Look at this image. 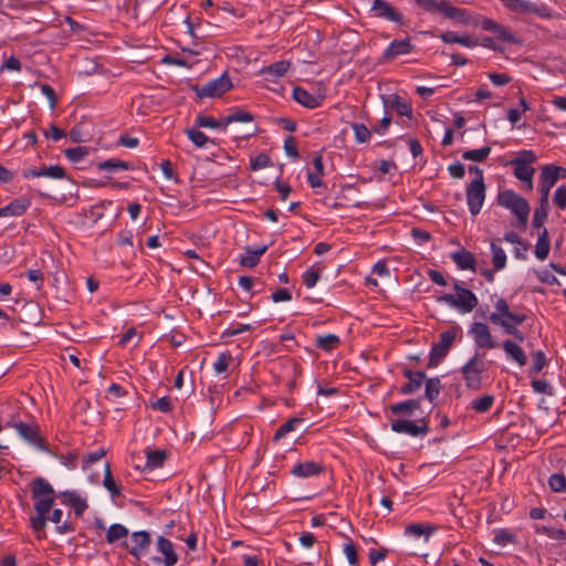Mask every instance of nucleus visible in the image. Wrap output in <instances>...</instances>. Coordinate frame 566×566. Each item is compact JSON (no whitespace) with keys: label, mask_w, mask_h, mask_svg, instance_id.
<instances>
[{"label":"nucleus","mask_w":566,"mask_h":566,"mask_svg":"<svg viewBox=\"0 0 566 566\" xmlns=\"http://www.w3.org/2000/svg\"><path fill=\"white\" fill-rule=\"evenodd\" d=\"M31 496L36 512V515L31 518V527L33 531H42L54 503L53 486L45 479L36 478L32 482Z\"/></svg>","instance_id":"f257e3e1"},{"label":"nucleus","mask_w":566,"mask_h":566,"mask_svg":"<svg viewBox=\"0 0 566 566\" xmlns=\"http://www.w3.org/2000/svg\"><path fill=\"white\" fill-rule=\"evenodd\" d=\"M495 312L491 313L489 321L495 326H500L503 331L513 336L518 342H524V334L517 328L518 325L523 324L527 316L523 313L511 312L507 301L504 297L496 300Z\"/></svg>","instance_id":"f03ea898"},{"label":"nucleus","mask_w":566,"mask_h":566,"mask_svg":"<svg viewBox=\"0 0 566 566\" xmlns=\"http://www.w3.org/2000/svg\"><path fill=\"white\" fill-rule=\"evenodd\" d=\"M109 544L118 543L126 548L136 559L149 553L150 533H106Z\"/></svg>","instance_id":"7ed1b4c3"},{"label":"nucleus","mask_w":566,"mask_h":566,"mask_svg":"<svg viewBox=\"0 0 566 566\" xmlns=\"http://www.w3.org/2000/svg\"><path fill=\"white\" fill-rule=\"evenodd\" d=\"M496 202L516 217V226L520 230H526L531 207L525 198L513 190L506 189L499 191Z\"/></svg>","instance_id":"20e7f679"},{"label":"nucleus","mask_w":566,"mask_h":566,"mask_svg":"<svg viewBox=\"0 0 566 566\" xmlns=\"http://www.w3.org/2000/svg\"><path fill=\"white\" fill-rule=\"evenodd\" d=\"M6 427L15 429L23 440L39 450L49 451V447L44 438L41 436V430L38 423L24 422L19 418V416H12L10 420L7 421Z\"/></svg>","instance_id":"39448f33"},{"label":"nucleus","mask_w":566,"mask_h":566,"mask_svg":"<svg viewBox=\"0 0 566 566\" xmlns=\"http://www.w3.org/2000/svg\"><path fill=\"white\" fill-rule=\"evenodd\" d=\"M537 160V156L531 149L520 150L516 156L509 161L510 165L514 166V176L523 181L527 190L533 189V176L535 168L532 167Z\"/></svg>","instance_id":"423d86ee"},{"label":"nucleus","mask_w":566,"mask_h":566,"mask_svg":"<svg viewBox=\"0 0 566 566\" xmlns=\"http://www.w3.org/2000/svg\"><path fill=\"white\" fill-rule=\"evenodd\" d=\"M453 290L457 292V295L443 294L438 297V302L459 308L463 313H470L478 306L479 301L475 294L471 290L463 287L457 280L453 281Z\"/></svg>","instance_id":"0eeeda50"},{"label":"nucleus","mask_w":566,"mask_h":566,"mask_svg":"<svg viewBox=\"0 0 566 566\" xmlns=\"http://www.w3.org/2000/svg\"><path fill=\"white\" fill-rule=\"evenodd\" d=\"M459 327L452 326L451 328L442 332L439 335V342L433 344L429 354V360L427 364L428 368L437 367L441 360L448 355L450 348L452 347Z\"/></svg>","instance_id":"6e6552de"},{"label":"nucleus","mask_w":566,"mask_h":566,"mask_svg":"<svg viewBox=\"0 0 566 566\" xmlns=\"http://www.w3.org/2000/svg\"><path fill=\"white\" fill-rule=\"evenodd\" d=\"M485 370V363L478 354H474L460 369L465 387L479 390L482 386V374Z\"/></svg>","instance_id":"1a4fd4ad"},{"label":"nucleus","mask_w":566,"mask_h":566,"mask_svg":"<svg viewBox=\"0 0 566 566\" xmlns=\"http://www.w3.org/2000/svg\"><path fill=\"white\" fill-rule=\"evenodd\" d=\"M153 566H175L179 556L175 545L164 536H159L156 543V554L149 556Z\"/></svg>","instance_id":"9d476101"},{"label":"nucleus","mask_w":566,"mask_h":566,"mask_svg":"<svg viewBox=\"0 0 566 566\" xmlns=\"http://www.w3.org/2000/svg\"><path fill=\"white\" fill-rule=\"evenodd\" d=\"M231 88L232 82L227 72L203 85L197 84L192 86V91L199 98L220 97Z\"/></svg>","instance_id":"9b49d317"},{"label":"nucleus","mask_w":566,"mask_h":566,"mask_svg":"<svg viewBox=\"0 0 566 566\" xmlns=\"http://www.w3.org/2000/svg\"><path fill=\"white\" fill-rule=\"evenodd\" d=\"M480 27L484 31H489L494 34L495 39L501 42L509 44H522V40L517 38L510 28L492 20L491 18L483 17L480 21Z\"/></svg>","instance_id":"f8f14e48"},{"label":"nucleus","mask_w":566,"mask_h":566,"mask_svg":"<svg viewBox=\"0 0 566 566\" xmlns=\"http://www.w3.org/2000/svg\"><path fill=\"white\" fill-rule=\"evenodd\" d=\"M391 430L397 433H406L411 437H423L430 431V427L426 417L418 422L407 419H397L391 422Z\"/></svg>","instance_id":"ddd939ff"},{"label":"nucleus","mask_w":566,"mask_h":566,"mask_svg":"<svg viewBox=\"0 0 566 566\" xmlns=\"http://www.w3.org/2000/svg\"><path fill=\"white\" fill-rule=\"evenodd\" d=\"M467 203L472 216L480 213L485 199V184L480 180H472L467 187Z\"/></svg>","instance_id":"4468645a"},{"label":"nucleus","mask_w":566,"mask_h":566,"mask_svg":"<svg viewBox=\"0 0 566 566\" xmlns=\"http://www.w3.org/2000/svg\"><path fill=\"white\" fill-rule=\"evenodd\" d=\"M415 51V45L411 43L410 36L403 39H396L382 52L379 62L389 63L400 55H406Z\"/></svg>","instance_id":"2eb2a0df"},{"label":"nucleus","mask_w":566,"mask_h":566,"mask_svg":"<svg viewBox=\"0 0 566 566\" xmlns=\"http://www.w3.org/2000/svg\"><path fill=\"white\" fill-rule=\"evenodd\" d=\"M469 333L472 335L475 345L480 348L492 349L496 347L492 338L490 328L486 324L481 322L472 323Z\"/></svg>","instance_id":"dca6fc26"},{"label":"nucleus","mask_w":566,"mask_h":566,"mask_svg":"<svg viewBox=\"0 0 566 566\" xmlns=\"http://www.w3.org/2000/svg\"><path fill=\"white\" fill-rule=\"evenodd\" d=\"M292 96L296 103L310 109L319 107L325 99L324 93H311L301 86L293 88Z\"/></svg>","instance_id":"f3484780"},{"label":"nucleus","mask_w":566,"mask_h":566,"mask_svg":"<svg viewBox=\"0 0 566 566\" xmlns=\"http://www.w3.org/2000/svg\"><path fill=\"white\" fill-rule=\"evenodd\" d=\"M370 10L377 18L403 24V15L385 0H374Z\"/></svg>","instance_id":"a211bd4d"},{"label":"nucleus","mask_w":566,"mask_h":566,"mask_svg":"<svg viewBox=\"0 0 566 566\" xmlns=\"http://www.w3.org/2000/svg\"><path fill=\"white\" fill-rule=\"evenodd\" d=\"M511 11L534 14L542 19H549L552 17L551 10L547 6L543 3L537 4L527 0H516Z\"/></svg>","instance_id":"6ab92c4d"},{"label":"nucleus","mask_w":566,"mask_h":566,"mask_svg":"<svg viewBox=\"0 0 566 566\" xmlns=\"http://www.w3.org/2000/svg\"><path fill=\"white\" fill-rule=\"evenodd\" d=\"M63 505L71 507L76 517H81L88 507L87 501L75 491H64L56 495Z\"/></svg>","instance_id":"aec40b11"},{"label":"nucleus","mask_w":566,"mask_h":566,"mask_svg":"<svg viewBox=\"0 0 566 566\" xmlns=\"http://www.w3.org/2000/svg\"><path fill=\"white\" fill-rule=\"evenodd\" d=\"M402 375L408 381L399 388L401 395H412L418 391L426 380V373L421 370H411L409 368L402 369Z\"/></svg>","instance_id":"412c9836"},{"label":"nucleus","mask_w":566,"mask_h":566,"mask_svg":"<svg viewBox=\"0 0 566 566\" xmlns=\"http://www.w3.org/2000/svg\"><path fill=\"white\" fill-rule=\"evenodd\" d=\"M22 177L24 179L35 178V177H48L53 179H63L66 177V171L62 166L51 165V166H42L40 168H31L24 169L22 171Z\"/></svg>","instance_id":"4be33fe9"},{"label":"nucleus","mask_w":566,"mask_h":566,"mask_svg":"<svg viewBox=\"0 0 566 566\" xmlns=\"http://www.w3.org/2000/svg\"><path fill=\"white\" fill-rule=\"evenodd\" d=\"M325 471V467L321 462L304 461L298 462L291 469V474L296 478H312L322 474Z\"/></svg>","instance_id":"5701e85b"},{"label":"nucleus","mask_w":566,"mask_h":566,"mask_svg":"<svg viewBox=\"0 0 566 566\" xmlns=\"http://www.w3.org/2000/svg\"><path fill=\"white\" fill-rule=\"evenodd\" d=\"M31 206V200L27 197H20L11 202H9L7 206L0 208V218L3 217H10V216H22Z\"/></svg>","instance_id":"b1692460"},{"label":"nucleus","mask_w":566,"mask_h":566,"mask_svg":"<svg viewBox=\"0 0 566 566\" xmlns=\"http://www.w3.org/2000/svg\"><path fill=\"white\" fill-rule=\"evenodd\" d=\"M440 13L446 18L452 19L462 24H469L471 21L468 10L451 6L449 0H442V9Z\"/></svg>","instance_id":"393cba45"},{"label":"nucleus","mask_w":566,"mask_h":566,"mask_svg":"<svg viewBox=\"0 0 566 566\" xmlns=\"http://www.w3.org/2000/svg\"><path fill=\"white\" fill-rule=\"evenodd\" d=\"M291 67V62L287 60H281L274 62L261 70V74L265 76L268 81H274L279 77L284 76Z\"/></svg>","instance_id":"a878e982"},{"label":"nucleus","mask_w":566,"mask_h":566,"mask_svg":"<svg viewBox=\"0 0 566 566\" xmlns=\"http://www.w3.org/2000/svg\"><path fill=\"white\" fill-rule=\"evenodd\" d=\"M268 245L258 248L245 247V253L240 258V265L252 269L260 262V258L266 252Z\"/></svg>","instance_id":"bb28decb"},{"label":"nucleus","mask_w":566,"mask_h":566,"mask_svg":"<svg viewBox=\"0 0 566 566\" xmlns=\"http://www.w3.org/2000/svg\"><path fill=\"white\" fill-rule=\"evenodd\" d=\"M451 259L455 262L457 266L461 270L476 271V260L472 252L462 249L461 251L453 252Z\"/></svg>","instance_id":"cd10ccee"},{"label":"nucleus","mask_w":566,"mask_h":566,"mask_svg":"<svg viewBox=\"0 0 566 566\" xmlns=\"http://www.w3.org/2000/svg\"><path fill=\"white\" fill-rule=\"evenodd\" d=\"M385 104L395 111L399 116L411 118L412 106L403 97L399 95H392L390 99H385Z\"/></svg>","instance_id":"c85d7f7f"},{"label":"nucleus","mask_w":566,"mask_h":566,"mask_svg":"<svg viewBox=\"0 0 566 566\" xmlns=\"http://www.w3.org/2000/svg\"><path fill=\"white\" fill-rule=\"evenodd\" d=\"M421 398L418 399H407L405 401H400L397 403H392L389 406V410L395 416H408L410 417L413 410L420 408Z\"/></svg>","instance_id":"c756f323"},{"label":"nucleus","mask_w":566,"mask_h":566,"mask_svg":"<svg viewBox=\"0 0 566 566\" xmlns=\"http://www.w3.org/2000/svg\"><path fill=\"white\" fill-rule=\"evenodd\" d=\"M502 347L506 355L514 359L520 366L526 365L527 357L524 350L516 343L506 339L503 342Z\"/></svg>","instance_id":"7c9ffc66"},{"label":"nucleus","mask_w":566,"mask_h":566,"mask_svg":"<svg viewBox=\"0 0 566 566\" xmlns=\"http://www.w3.org/2000/svg\"><path fill=\"white\" fill-rule=\"evenodd\" d=\"M549 249H551L549 233L546 228H543V230L539 232L538 238H537V243L535 247V256L541 261L546 260L548 256V253H549Z\"/></svg>","instance_id":"2f4dec72"},{"label":"nucleus","mask_w":566,"mask_h":566,"mask_svg":"<svg viewBox=\"0 0 566 566\" xmlns=\"http://www.w3.org/2000/svg\"><path fill=\"white\" fill-rule=\"evenodd\" d=\"M424 384V397L433 405H436V400L438 399L440 391L442 389L441 380L439 377L427 378L423 381Z\"/></svg>","instance_id":"473e14b6"},{"label":"nucleus","mask_w":566,"mask_h":566,"mask_svg":"<svg viewBox=\"0 0 566 566\" xmlns=\"http://www.w3.org/2000/svg\"><path fill=\"white\" fill-rule=\"evenodd\" d=\"M165 523L164 527L166 530H171L178 527L180 530H186V524L184 520L188 518V515L182 512H169L163 514Z\"/></svg>","instance_id":"72a5a7b5"},{"label":"nucleus","mask_w":566,"mask_h":566,"mask_svg":"<svg viewBox=\"0 0 566 566\" xmlns=\"http://www.w3.org/2000/svg\"><path fill=\"white\" fill-rule=\"evenodd\" d=\"M340 344V338L335 334L321 335L315 338V346L324 352H332Z\"/></svg>","instance_id":"f704fd0d"},{"label":"nucleus","mask_w":566,"mask_h":566,"mask_svg":"<svg viewBox=\"0 0 566 566\" xmlns=\"http://www.w3.org/2000/svg\"><path fill=\"white\" fill-rule=\"evenodd\" d=\"M167 458L165 450H147L146 451V469L154 470L161 468Z\"/></svg>","instance_id":"c9c22d12"},{"label":"nucleus","mask_w":566,"mask_h":566,"mask_svg":"<svg viewBox=\"0 0 566 566\" xmlns=\"http://www.w3.org/2000/svg\"><path fill=\"white\" fill-rule=\"evenodd\" d=\"M304 419L300 417L290 418L287 421L282 423L273 436V441H279L284 438L287 433L295 430L301 423H303Z\"/></svg>","instance_id":"e433bc0d"},{"label":"nucleus","mask_w":566,"mask_h":566,"mask_svg":"<svg viewBox=\"0 0 566 566\" xmlns=\"http://www.w3.org/2000/svg\"><path fill=\"white\" fill-rule=\"evenodd\" d=\"M96 166H97L98 170H105V171H109V172H114L119 169L129 170L133 168V166L128 161L120 160L117 158H111V159L97 163Z\"/></svg>","instance_id":"4c0bfd02"},{"label":"nucleus","mask_w":566,"mask_h":566,"mask_svg":"<svg viewBox=\"0 0 566 566\" xmlns=\"http://www.w3.org/2000/svg\"><path fill=\"white\" fill-rule=\"evenodd\" d=\"M104 488L109 492L111 496L113 499L120 497L122 492L118 485L116 484L113 474L111 472V465L109 463H106L104 465V480H103Z\"/></svg>","instance_id":"58836bf2"},{"label":"nucleus","mask_w":566,"mask_h":566,"mask_svg":"<svg viewBox=\"0 0 566 566\" xmlns=\"http://www.w3.org/2000/svg\"><path fill=\"white\" fill-rule=\"evenodd\" d=\"M195 125L197 127L214 128V129L226 130L224 118L218 120L214 117L208 116V115H198L196 117Z\"/></svg>","instance_id":"ea45409f"},{"label":"nucleus","mask_w":566,"mask_h":566,"mask_svg":"<svg viewBox=\"0 0 566 566\" xmlns=\"http://www.w3.org/2000/svg\"><path fill=\"white\" fill-rule=\"evenodd\" d=\"M492 264L495 271H501L506 265V254L504 250L494 241L491 242Z\"/></svg>","instance_id":"a19ab883"},{"label":"nucleus","mask_w":566,"mask_h":566,"mask_svg":"<svg viewBox=\"0 0 566 566\" xmlns=\"http://www.w3.org/2000/svg\"><path fill=\"white\" fill-rule=\"evenodd\" d=\"M350 128L354 132L356 143L364 144L370 140L373 132L365 124L353 122Z\"/></svg>","instance_id":"79ce46f5"},{"label":"nucleus","mask_w":566,"mask_h":566,"mask_svg":"<svg viewBox=\"0 0 566 566\" xmlns=\"http://www.w3.org/2000/svg\"><path fill=\"white\" fill-rule=\"evenodd\" d=\"M223 118H224V124L227 127L228 125H230L231 123H234V122H241V123L253 122L254 116L244 109L234 108L231 111V113L228 116H226Z\"/></svg>","instance_id":"37998d69"},{"label":"nucleus","mask_w":566,"mask_h":566,"mask_svg":"<svg viewBox=\"0 0 566 566\" xmlns=\"http://www.w3.org/2000/svg\"><path fill=\"white\" fill-rule=\"evenodd\" d=\"M490 153H491V147L485 146V147H482L479 149L465 150L462 154V158L464 160L482 163L489 157Z\"/></svg>","instance_id":"c03bdc74"},{"label":"nucleus","mask_w":566,"mask_h":566,"mask_svg":"<svg viewBox=\"0 0 566 566\" xmlns=\"http://www.w3.org/2000/svg\"><path fill=\"white\" fill-rule=\"evenodd\" d=\"M494 402V397L492 395H484L480 398H476L472 401V409L475 412L483 413L491 409Z\"/></svg>","instance_id":"a18cd8bd"},{"label":"nucleus","mask_w":566,"mask_h":566,"mask_svg":"<svg viewBox=\"0 0 566 566\" xmlns=\"http://www.w3.org/2000/svg\"><path fill=\"white\" fill-rule=\"evenodd\" d=\"M556 175L549 168L548 165H544L541 168L539 172V185H543L545 188L552 189L557 182Z\"/></svg>","instance_id":"49530a36"},{"label":"nucleus","mask_w":566,"mask_h":566,"mask_svg":"<svg viewBox=\"0 0 566 566\" xmlns=\"http://www.w3.org/2000/svg\"><path fill=\"white\" fill-rule=\"evenodd\" d=\"M88 153H90V150L85 146H77V147L67 148L64 150L65 157L71 163H74V164H76V163L81 161L83 158H85L88 155Z\"/></svg>","instance_id":"de8ad7c7"},{"label":"nucleus","mask_w":566,"mask_h":566,"mask_svg":"<svg viewBox=\"0 0 566 566\" xmlns=\"http://www.w3.org/2000/svg\"><path fill=\"white\" fill-rule=\"evenodd\" d=\"M548 486L553 492H566V476L563 473H553L548 478Z\"/></svg>","instance_id":"09e8293b"},{"label":"nucleus","mask_w":566,"mask_h":566,"mask_svg":"<svg viewBox=\"0 0 566 566\" xmlns=\"http://www.w3.org/2000/svg\"><path fill=\"white\" fill-rule=\"evenodd\" d=\"M233 358L230 352L221 353L216 363L213 364V369L217 374L226 373L232 363Z\"/></svg>","instance_id":"8fccbe9b"},{"label":"nucleus","mask_w":566,"mask_h":566,"mask_svg":"<svg viewBox=\"0 0 566 566\" xmlns=\"http://www.w3.org/2000/svg\"><path fill=\"white\" fill-rule=\"evenodd\" d=\"M415 2L423 11L431 14L440 13L442 9V0H415Z\"/></svg>","instance_id":"3c124183"},{"label":"nucleus","mask_w":566,"mask_h":566,"mask_svg":"<svg viewBox=\"0 0 566 566\" xmlns=\"http://www.w3.org/2000/svg\"><path fill=\"white\" fill-rule=\"evenodd\" d=\"M185 133L197 147H203L209 142V138L196 128H187Z\"/></svg>","instance_id":"603ef678"},{"label":"nucleus","mask_w":566,"mask_h":566,"mask_svg":"<svg viewBox=\"0 0 566 566\" xmlns=\"http://www.w3.org/2000/svg\"><path fill=\"white\" fill-rule=\"evenodd\" d=\"M272 165L271 158L265 153H260L255 157L250 159V168L252 170H259Z\"/></svg>","instance_id":"864d4df0"},{"label":"nucleus","mask_w":566,"mask_h":566,"mask_svg":"<svg viewBox=\"0 0 566 566\" xmlns=\"http://www.w3.org/2000/svg\"><path fill=\"white\" fill-rule=\"evenodd\" d=\"M532 360H533V364H532L530 373H531V375H536L546 365V356L542 350H537L532 354Z\"/></svg>","instance_id":"5fc2aeb1"},{"label":"nucleus","mask_w":566,"mask_h":566,"mask_svg":"<svg viewBox=\"0 0 566 566\" xmlns=\"http://www.w3.org/2000/svg\"><path fill=\"white\" fill-rule=\"evenodd\" d=\"M319 277H321V271L317 269L311 268L307 271H305L302 275L303 284L306 287L311 289V287L315 286V284L319 280Z\"/></svg>","instance_id":"6e6d98bb"},{"label":"nucleus","mask_w":566,"mask_h":566,"mask_svg":"<svg viewBox=\"0 0 566 566\" xmlns=\"http://www.w3.org/2000/svg\"><path fill=\"white\" fill-rule=\"evenodd\" d=\"M553 202L559 210L566 209V186L560 185L554 192Z\"/></svg>","instance_id":"4d7b16f0"},{"label":"nucleus","mask_w":566,"mask_h":566,"mask_svg":"<svg viewBox=\"0 0 566 566\" xmlns=\"http://www.w3.org/2000/svg\"><path fill=\"white\" fill-rule=\"evenodd\" d=\"M150 407L154 410H159L165 413L170 412L172 409L171 400L168 396L161 397V398L157 399L156 401L150 402Z\"/></svg>","instance_id":"13d9d810"},{"label":"nucleus","mask_w":566,"mask_h":566,"mask_svg":"<svg viewBox=\"0 0 566 566\" xmlns=\"http://www.w3.org/2000/svg\"><path fill=\"white\" fill-rule=\"evenodd\" d=\"M43 135L46 138H51L52 140L57 142V140L62 139L63 137H65L66 133H65V130L57 127L56 125L51 124L49 129H43Z\"/></svg>","instance_id":"bf43d9fd"},{"label":"nucleus","mask_w":566,"mask_h":566,"mask_svg":"<svg viewBox=\"0 0 566 566\" xmlns=\"http://www.w3.org/2000/svg\"><path fill=\"white\" fill-rule=\"evenodd\" d=\"M336 518L335 514H329L328 516L324 515H316L312 517V526L314 527H321V526H327L333 528L332 522Z\"/></svg>","instance_id":"052dcab7"},{"label":"nucleus","mask_w":566,"mask_h":566,"mask_svg":"<svg viewBox=\"0 0 566 566\" xmlns=\"http://www.w3.org/2000/svg\"><path fill=\"white\" fill-rule=\"evenodd\" d=\"M536 276L542 283L548 285L559 284L558 279L547 269L536 271Z\"/></svg>","instance_id":"680f3d73"},{"label":"nucleus","mask_w":566,"mask_h":566,"mask_svg":"<svg viewBox=\"0 0 566 566\" xmlns=\"http://www.w3.org/2000/svg\"><path fill=\"white\" fill-rule=\"evenodd\" d=\"M344 553H345L347 560L350 565H356L358 563L357 549L352 541L347 542L344 545Z\"/></svg>","instance_id":"e2e57ef3"},{"label":"nucleus","mask_w":566,"mask_h":566,"mask_svg":"<svg viewBox=\"0 0 566 566\" xmlns=\"http://www.w3.org/2000/svg\"><path fill=\"white\" fill-rule=\"evenodd\" d=\"M488 77L496 86L506 85L512 81V77L506 73H489Z\"/></svg>","instance_id":"0e129e2a"},{"label":"nucleus","mask_w":566,"mask_h":566,"mask_svg":"<svg viewBox=\"0 0 566 566\" xmlns=\"http://www.w3.org/2000/svg\"><path fill=\"white\" fill-rule=\"evenodd\" d=\"M284 150L286 153L287 156L294 158V159H297L300 157V154H298V150H297V147H296V142L295 139L292 137V136H289L285 142H284Z\"/></svg>","instance_id":"69168bd1"},{"label":"nucleus","mask_w":566,"mask_h":566,"mask_svg":"<svg viewBox=\"0 0 566 566\" xmlns=\"http://www.w3.org/2000/svg\"><path fill=\"white\" fill-rule=\"evenodd\" d=\"M387 554L388 549L385 547H381L379 549H370L368 553L370 565L375 566L379 560L385 559Z\"/></svg>","instance_id":"338daca9"},{"label":"nucleus","mask_w":566,"mask_h":566,"mask_svg":"<svg viewBox=\"0 0 566 566\" xmlns=\"http://www.w3.org/2000/svg\"><path fill=\"white\" fill-rule=\"evenodd\" d=\"M41 92L49 99L51 108H54L57 104V96H56L54 88L49 84H42Z\"/></svg>","instance_id":"774afa93"}]
</instances>
